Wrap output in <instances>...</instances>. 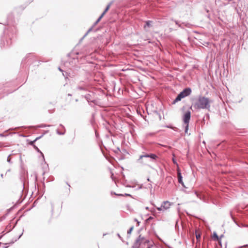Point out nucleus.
I'll return each instance as SVG.
<instances>
[{
    "label": "nucleus",
    "mask_w": 248,
    "mask_h": 248,
    "mask_svg": "<svg viewBox=\"0 0 248 248\" xmlns=\"http://www.w3.org/2000/svg\"><path fill=\"white\" fill-rule=\"evenodd\" d=\"M95 135H96V137H97L98 135V134L97 133L96 131H95Z\"/></svg>",
    "instance_id": "42"
},
{
    "label": "nucleus",
    "mask_w": 248,
    "mask_h": 248,
    "mask_svg": "<svg viewBox=\"0 0 248 248\" xmlns=\"http://www.w3.org/2000/svg\"><path fill=\"white\" fill-rule=\"evenodd\" d=\"M44 136V134H42V135H41L40 136L38 137H37L35 138V139L34 140L35 141V142L38 140H39L40 139H41L43 136Z\"/></svg>",
    "instance_id": "26"
},
{
    "label": "nucleus",
    "mask_w": 248,
    "mask_h": 248,
    "mask_svg": "<svg viewBox=\"0 0 248 248\" xmlns=\"http://www.w3.org/2000/svg\"><path fill=\"white\" fill-rule=\"evenodd\" d=\"M134 221L136 222L137 223V226H139L140 224V222L137 219L135 218Z\"/></svg>",
    "instance_id": "29"
},
{
    "label": "nucleus",
    "mask_w": 248,
    "mask_h": 248,
    "mask_svg": "<svg viewBox=\"0 0 248 248\" xmlns=\"http://www.w3.org/2000/svg\"><path fill=\"white\" fill-rule=\"evenodd\" d=\"M60 126L62 127L64 129V132H61L58 129H57L56 130V133L59 135H63L65 133V127L62 124H60Z\"/></svg>",
    "instance_id": "15"
},
{
    "label": "nucleus",
    "mask_w": 248,
    "mask_h": 248,
    "mask_svg": "<svg viewBox=\"0 0 248 248\" xmlns=\"http://www.w3.org/2000/svg\"><path fill=\"white\" fill-rule=\"evenodd\" d=\"M117 235L118 236V237L123 242V238L121 236V235H120L119 233H117Z\"/></svg>",
    "instance_id": "31"
},
{
    "label": "nucleus",
    "mask_w": 248,
    "mask_h": 248,
    "mask_svg": "<svg viewBox=\"0 0 248 248\" xmlns=\"http://www.w3.org/2000/svg\"><path fill=\"white\" fill-rule=\"evenodd\" d=\"M171 205L169 201H164L162 203L161 205L159 207H157V209L158 211H163L170 208Z\"/></svg>",
    "instance_id": "7"
},
{
    "label": "nucleus",
    "mask_w": 248,
    "mask_h": 248,
    "mask_svg": "<svg viewBox=\"0 0 248 248\" xmlns=\"http://www.w3.org/2000/svg\"><path fill=\"white\" fill-rule=\"evenodd\" d=\"M247 247H248V245H243L242 246H240V248H247Z\"/></svg>",
    "instance_id": "37"
},
{
    "label": "nucleus",
    "mask_w": 248,
    "mask_h": 248,
    "mask_svg": "<svg viewBox=\"0 0 248 248\" xmlns=\"http://www.w3.org/2000/svg\"><path fill=\"white\" fill-rule=\"evenodd\" d=\"M145 24L144 25L143 28L144 30L147 31V28H150L152 27V24L153 23V21L151 20H147L145 21Z\"/></svg>",
    "instance_id": "12"
},
{
    "label": "nucleus",
    "mask_w": 248,
    "mask_h": 248,
    "mask_svg": "<svg viewBox=\"0 0 248 248\" xmlns=\"http://www.w3.org/2000/svg\"><path fill=\"white\" fill-rule=\"evenodd\" d=\"M33 56L32 53H29L28 54L24 59H23L22 61V63H27L28 62L29 64H30L32 63V57Z\"/></svg>",
    "instance_id": "8"
},
{
    "label": "nucleus",
    "mask_w": 248,
    "mask_h": 248,
    "mask_svg": "<svg viewBox=\"0 0 248 248\" xmlns=\"http://www.w3.org/2000/svg\"><path fill=\"white\" fill-rule=\"evenodd\" d=\"M10 171H11V169H8V170H7L6 174V173H7V172H10Z\"/></svg>",
    "instance_id": "41"
},
{
    "label": "nucleus",
    "mask_w": 248,
    "mask_h": 248,
    "mask_svg": "<svg viewBox=\"0 0 248 248\" xmlns=\"http://www.w3.org/2000/svg\"><path fill=\"white\" fill-rule=\"evenodd\" d=\"M52 125H46V124H40V125H38L37 127H38V128H43V127H50V126H51Z\"/></svg>",
    "instance_id": "21"
},
{
    "label": "nucleus",
    "mask_w": 248,
    "mask_h": 248,
    "mask_svg": "<svg viewBox=\"0 0 248 248\" xmlns=\"http://www.w3.org/2000/svg\"><path fill=\"white\" fill-rule=\"evenodd\" d=\"M23 232H24V230H23ZM23 233V232H22V233L19 235L17 239H15V241H12V242H11L9 243H5V244H4L3 248H7L9 247V245H8L9 244H13V243H14V242L15 241H17V240L19 239L21 237V236L22 235Z\"/></svg>",
    "instance_id": "13"
},
{
    "label": "nucleus",
    "mask_w": 248,
    "mask_h": 248,
    "mask_svg": "<svg viewBox=\"0 0 248 248\" xmlns=\"http://www.w3.org/2000/svg\"><path fill=\"white\" fill-rule=\"evenodd\" d=\"M172 20L174 21L176 25H178L179 27L182 29H184V27L183 26V25H185L186 27L188 28H189L190 25V24L188 23L183 22L182 23H180V22L178 20H175L173 19H172Z\"/></svg>",
    "instance_id": "10"
},
{
    "label": "nucleus",
    "mask_w": 248,
    "mask_h": 248,
    "mask_svg": "<svg viewBox=\"0 0 248 248\" xmlns=\"http://www.w3.org/2000/svg\"><path fill=\"white\" fill-rule=\"evenodd\" d=\"M11 156V155H9L7 157V161L8 162L10 163H12V161H11V158L10 157Z\"/></svg>",
    "instance_id": "25"
},
{
    "label": "nucleus",
    "mask_w": 248,
    "mask_h": 248,
    "mask_svg": "<svg viewBox=\"0 0 248 248\" xmlns=\"http://www.w3.org/2000/svg\"><path fill=\"white\" fill-rule=\"evenodd\" d=\"M149 242V241L148 239L140 235L134 243L132 248H146V245L147 247L149 246L148 245Z\"/></svg>",
    "instance_id": "2"
},
{
    "label": "nucleus",
    "mask_w": 248,
    "mask_h": 248,
    "mask_svg": "<svg viewBox=\"0 0 248 248\" xmlns=\"http://www.w3.org/2000/svg\"><path fill=\"white\" fill-rule=\"evenodd\" d=\"M223 236H224V235L223 234H222L219 238H220V239H221Z\"/></svg>",
    "instance_id": "43"
},
{
    "label": "nucleus",
    "mask_w": 248,
    "mask_h": 248,
    "mask_svg": "<svg viewBox=\"0 0 248 248\" xmlns=\"http://www.w3.org/2000/svg\"><path fill=\"white\" fill-rule=\"evenodd\" d=\"M192 92L191 89L189 87L185 88L182 92H181L176 97L175 99L172 102V104H175L178 101L181 100L182 99L189 95Z\"/></svg>",
    "instance_id": "3"
},
{
    "label": "nucleus",
    "mask_w": 248,
    "mask_h": 248,
    "mask_svg": "<svg viewBox=\"0 0 248 248\" xmlns=\"http://www.w3.org/2000/svg\"><path fill=\"white\" fill-rule=\"evenodd\" d=\"M103 18L101 16H99L98 18L96 20V21L93 24V26H96L98 24V23L101 20V19Z\"/></svg>",
    "instance_id": "20"
},
{
    "label": "nucleus",
    "mask_w": 248,
    "mask_h": 248,
    "mask_svg": "<svg viewBox=\"0 0 248 248\" xmlns=\"http://www.w3.org/2000/svg\"><path fill=\"white\" fill-rule=\"evenodd\" d=\"M196 238L197 239H199L201 238V234H196Z\"/></svg>",
    "instance_id": "32"
},
{
    "label": "nucleus",
    "mask_w": 248,
    "mask_h": 248,
    "mask_svg": "<svg viewBox=\"0 0 248 248\" xmlns=\"http://www.w3.org/2000/svg\"><path fill=\"white\" fill-rule=\"evenodd\" d=\"M113 1H111L107 5V6H106V8L104 10L105 12H107L108 11V10L110 8V6L113 3Z\"/></svg>",
    "instance_id": "18"
},
{
    "label": "nucleus",
    "mask_w": 248,
    "mask_h": 248,
    "mask_svg": "<svg viewBox=\"0 0 248 248\" xmlns=\"http://www.w3.org/2000/svg\"><path fill=\"white\" fill-rule=\"evenodd\" d=\"M177 178L179 183L181 184L183 187H185L184 183L183 182V176L179 170H177Z\"/></svg>",
    "instance_id": "11"
},
{
    "label": "nucleus",
    "mask_w": 248,
    "mask_h": 248,
    "mask_svg": "<svg viewBox=\"0 0 248 248\" xmlns=\"http://www.w3.org/2000/svg\"><path fill=\"white\" fill-rule=\"evenodd\" d=\"M212 238L214 239V240H215V241L219 240V238L218 236L217 235V233L216 232H213V234L212 235Z\"/></svg>",
    "instance_id": "17"
},
{
    "label": "nucleus",
    "mask_w": 248,
    "mask_h": 248,
    "mask_svg": "<svg viewBox=\"0 0 248 248\" xmlns=\"http://www.w3.org/2000/svg\"><path fill=\"white\" fill-rule=\"evenodd\" d=\"M191 118V112L190 110H187L183 116V120L185 124H189Z\"/></svg>",
    "instance_id": "6"
},
{
    "label": "nucleus",
    "mask_w": 248,
    "mask_h": 248,
    "mask_svg": "<svg viewBox=\"0 0 248 248\" xmlns=\"http://www.w3.org/2000/svg\"><path fill=\"white\" fill-rule=\"evenodd\" d=\"M83 83H84L83 81H80L79 83V84L80 85H78L76 87V89L77 90H81V91H87L88 86L87 85L83 84Z\"/></svg>",
    "instance_id": "9"
},
{
    "label": "nucleus",
    "mask_w": 248,
    "mask_h": 248,
    "mask_svg": "<svg viewBox=\"0 0 248 248\" xmlns=\"http://www.w3.org/2000/svg\"><path fill=\"white\" fill-rule=\"evenodd\" d=\"M145 209H146V210H148V209H149V207H146L145 208Z\"/></svg>",
    "instance_id": "48"
},
{
    "label": "nucleus",
    "mask_w": 248,
    "mask_h": 248,
    "mask_svg": "<svg viewBox=\"0 0 248 248\" xmlns=\"http://www.w3.org/2000/svg\"><path fill=\"white\" fill-rule=\"evenodd\" d=\"M67 73H66V75H64V73H63V76H64V77H65L66 78H67Z\"/></svg>",
    "instance_id": "40"
},
{
    "label": "nucleus",
    "mask_w": 248,
    "mask_h": 248,
    "mask_svg": "<svg viewBox=\"0 0 248 248\" xmlns=\"http://www.w3.org/2000/svg\"><path fill=\"white\" fill-rule=\"evenodd\" d=\"M165 127H166L167 128H171V129H174V128L172 126H171V125H166Z\"/></svg>",
    "instance_id": "33"
},
{
    "label": "nucleus",
    "mask_w": 248,
    "mask_h": 248,
    "mask_svg": "<svg viewBox=\"0 0 248 248\" xmlns=\"http://www.w3.org/2000/svg\"><path fill=\"white\" fill-rule=\"evenodd\" d=\"M9 30L4 31L5 38L3 39L2 42H1V46L8 47L12 44V38L13 37V35L11 36L8 34Z\"/></svg>",
    "instance_id": "5"
},
{
    "label": "nucleus",
    "mask_w": 248,
    "mask_h": 248,
    "mask_svg": "<svg viewBox=\"0 0 248 248\" xmlns=\"http://www.w3.org/2000/svg\"><path fill=\"white\" fill-rule=\"evenodd\" d=\"M1 244V242H0V245Z\"/></svg>",
    "instance_id": "56"
},
{
    "label": "nucleus",
    "mask_w": 248,
    "mask_h": 248,
    "mask_svg": "<svg viewBox=\"0 0 248 248\" xmlns=\"http://www.w3.org/2000/svg\"><path fill=\"white\" fill-rule=\"evenodd\" d=\"M188 126L189 124H186L185 127V133H187L188 129Z\"/></svg>",
    "instance_id": "24"
},
{
    "label": "nucleus",
    "mask_w": 248,
    "mask_h": 248,
    "mask_svg": "<svg viewBox=\"0 0 248 248\" xmlns=\"http://www.w3.org/2000/svg\"><path fill=\"white\" fill-rule=\"evenodd\" d=\"M124 196H128V197H132L131 195L128 193L124 194Z\"/></svg>",
    "instance_id": "35"
},
{
    "label": "nucleus",
    "mask_w": 248,
    "mask_h": 248,
    "mask_svg": "<svg viewBox=\"0 0 248 248\" xmlns=\"http://www.w3.org/2000/svg\"><path fill=\"white\" fill-rule=\"evenodd\" d=\"M68 96H71V95H72V94H70V93H68Z\"/></svg>",
    "instance_id": "49"
},
{
    "label": "nucleus",
    "mask_w": 248,
    "mask_h": 248,
    "mask_svg": "<svg viewBox=\"0 0 248 248\" xmlns=\"http://www.w3.org/2000/svg\"><path fill=\"white\" fill-rule=\"evenodd\" d=\"M0 176H1V178H3V174H1Z\"/></svg>",
    "instance_id": "45"
},
{
    "label": "nucleus",
    "mask_w": 248,
    "mask_h": 248,
    "mask_svg": "<svg viewBox=\"0 0 248 248\" xmlns=\"http://www.w3.org/2000/svg\"><path fill=\"white\" fill-rule=\"evenodd\" d=\"M107 12H105V11H103V12L101 14V15H100L102 17H103L105 15V14Z\"/></svg>",
    "instance_id": "38"
},
{
    "label": "nucleus",
    "mask_w": 248,
    "mask_h": 248,
    "mask_svg": "<svg viewBox=\"0 0 248 248\" xmlns=\"http://www.w3.org/2000/svg\"><path fill=\"white\" fill-rule=\"evenodd\" d=\"M192 106L196 109H207L209 110L210 108V101L207 97L199 96L197 101L193 104V105L189 108L191 109Z\"/></svg>",
    "instance_id": "1"
},
{
    "label": "nucleus",
    "mask_w": 248,
    "mask_h": 248,
    "mask_svg": "<svg viewBox=\"0 0 248 248\" xmlns=\"http://www.w3.org/2000/svg\"><path fill=\"white\" fill-rule=\"evenodd\" d=\"M114 194H115V195H118V196H124V195H123V194H116V193H115V192H114Z\"/></svg>",
    "instance_id": "39"
},
{
    "label": "nucleus",
    "mask_w": 248,
    "mask_h": 248,
    "mask_svg": "<svg viewBox=\"0 0 248 248\" xmlns=\"http://www.w3.org/2000/svg\"><path fill=\"white\" fill-rule=\"evenodd\" d=\"M143 161L144 162H145V161H147L148 163L149 162V159L148 158H143Z\"/></svg>",
    "instance_id": "34"
},
{
    "label": "nucleus",
    "mask_w": 248,
    "mask_h": 248,
    "mask_svg": "<svg viewBox=\"0 0 248 248\" xmlns=\"http://www.w3.org/2000/svg\"><path fill=\"white\" fill-rule=\"evenodd\" d=\"M67 185H68V186H70V185L68 184V183H66Z\"/></svg>",
    "instance_id": "52"
},
{
    "label": "nucleus",
    "mask_w": 248,
    "mask_h": 248,
    "mask_svg": "<svg viewBox=\"0 0 248 248\" xmlns=\"http://www.w3.org/2000/svg\"><path fill=\"white\" fill-rule=\"evenodd\" d=\"M59 70L60 71H62V70L61 69V68H60V67H59Z\"/></svg>",
    "instance_id": "47"
},
{
    "label": "nucleus",
    "mask_w": 248,
    "mask_h": 248,
    "mask_svg": "<svg viewBox=\"0 0 248 248\" xmlns=\"http://www.w3.org/2000/svg\"><path fill=\"white\" fill-rule=\"evenodd\" d=\"M47 132H48V131H46L45 132V133H46Z\"/></svg>",
    "instance_id": "54"
},
{
    "label": "nucleus",
    "mask_w": 248,
    "mask_h": 248,
    "mask_svg": "<svg viewBox=\"0 0 248 248\" xmlns=\"http://www.w3.org/2000/svg\"><path fill=\"white\" fill-rule=\"evenodd\" d=\"M85 98L87 100V101L88 102V103L92 102L94 104H95V100H91V95L90 94H87L86 95H85Z\"/></svg>",
    "instance_id": "14"
},
{
    "label": "nucleus",
    "mask_w": 248,
    "mask_h": 248,
    "mask_svg": "<svg viewBox=\"0 0 248 248\" xmlns=\"http://www.w3.org/2000/svg\"><path fill=\"white\" fill-rule=\"evenodd\" d=\"M153 219V217H149L146 220V222H148V221H150V220H151L152 219Z\"/></svg>",
    "instance_id": "28"
},
{
    "label": "nucleus",
    "mask_w": 248,
    "mask_h": 248,
    "mask_svg": "<svg viewBox=\"0 0 248 248\" xmlns=\"http://www.w3.org/2000/svg\"><path fill=\"white\" fill-rule=\"evenodd\" d=\"M79 54V53L78 52H76V55H78Z\"/></svg>",
    "instance_id": "50"
},
{
    "label": "nucleus",
    "mask_w": 248,
    "mask_h": 248,
    "mask_svg": "<svg viewBox=\"0 0 248 248\" xmlns=\"http://www.w3.org/2000/svg\"><path fill=\"white\" fill-rule=\"evenodd\" d=\"M231 216H232V215H231ZM232 218L234 220V218L232 216Z\"/></svg>",
    "instance_id": "53"
},
{
    "label": "nucleus",
    "mask_w": 248,
    "mask_h": 248,
    "mask_svg": "<svg viewBox=\"0 0 248 248\" xmlns=\"http://www.w3.org/2000/svg\"><path fill=\"white\" fill-rule=\"evenodd\" d=\"M134 226L131 227L127 231V234L130 235L131 233V232L133 230Z\"/></svg>",
    "instance_id": "22"
},
{
    "label": "nucleus",
    "mask_w": 248,
    "mask_h": 248,
    "mask_svg": "<svg viewBox=\"0 0 248 248\" xmlns=\"http://www.w3.org/2000/svg\"><path fill=\"white\" fill-rule=\"evenodd\" d=\"M159 119L161 120V117L160 114H159Z\"/></svg>",
    "instance_id": "44"
},
{
    "label": "nucleus",
    "mask_w": 248,
    "mask_h": 248,
    "mask_svg": "<svg viewBox=\"0 0 248 248\" xmlns=\"http://www.w3.org/2000/svg\"><path fill=\"white\" fill-rule=\"evenodd\" d=\"M117 150L120 151V149H119V148H118L117 149Z\"/></svg>",
    "instance_id": "51"
},
{
    "label": "nucleus",
    "mask_w": 248,
    "mask_h": 248,
    "mask_svg": "<svg viewBox=\"0 0 248 248\" xmlns=\"http://www.w3.org/2000/svg\"><path fill=\"white\" fill-rule=\"evenodd\" d=\"M183 26L184 27H186V26H185V25H183Z\"/></svg>",
    "instance_id": "55"
},
{
    "label": "nucleus",
    "mask_w": 248,
    "mask_h": 248,
    "mask_svg": "<svg viewBox=\"0 0 248 248\" xmlns=\"http://www.w3.org/2000/svg\"><path fill=\"white\" fill-rule=\"evenodd\" d=\"M33 148L38 152L40 153L41 155V156L43 157V159L44 160H45V156L44 154L42 153V152L39 150V149L36 146L34 145Z\"/></svg>",
    "instance_id": "16"
},
{
    "label": "nucleus",
    "mask_w": 248,
    "mask_h": 248,
    "mask_svg": "<svg viewBox=\"0 0 248 248\" xmlns=\"http://www.w3.org/2000/svg\"><path fill=\"white\" fill-rule=\"evenodd\" d=\"M205 119H205V117H204L203 118V119H202V123H203V124H205Z\"/></svg>",
    "instance_id": "36"
},
{
    "label": "nucleus",
    "mask_w": 248,
    "mask_h": 248,
    "mask_svg": "<svg viewBox=\"0 0 248 248\" xmlns=\"http://www.w3.org/2000/svg\"><path fill=\"white\" fill-rule=\"evenodd\" d=\"M204 117H205L206 120L209 119V114L208 113H206Z\"/></svg>",
    "instance_id": "27"
},
{
    "label": "nucleus",
    "mask_w": 248,
    "mask_h": 248,
    "mask_svg": "<svg viewBox=\"0 0 248 248\" xmlns=\"http://www.w3.org/2000/svg\"><path fill=\"white\" fill-rule=\"evenodd\" d=\"M217 241H218V244H219V245L222 247V244H221V240H220V238H219V240H216Z\"/></svg>",
    "instance_id": "30"
},
{
    "label": "nucleus",
    "mask_w": 248,
    "mask_h": 248,
    "mask_svg": "<svg viewBox=\"0 0 248 248\" xmlns=\"http://www.w3.org/2000/svg\"><path fill=\"white\" fill-rule=\"evenodd\" d=\"M94 26H93V25L92 26V27L91 28H90L88 31H87V32L84 34V35L83 36V37L81 38V40H82L84 37H85L92 30L93 28L94 27Z\"/></svg>",
    "instance_id": "19"
},
{
    "label": "nucleus",
    "mask_w": 248,
    "mask_h": 248,
    "mask_svg": "<svg viewBox=\"0 0 248 248\" xmlns=\"http://www.w3.org/2000/svg\"><path fill=\"white\" fill-rule=\"evenodd\" d=\"M149 158L153 160H155L157 158H158V156L155 154H145L140 155L139 158L138 159V162L142 165H147L148 164V161H145V162H144L143 161V158Z\"/></svg>",
    "instance_id": "4"
},
{
    "label": "nucleus",
    "mask_w": 248,
    "mask_h": 248,
    "mask_svg": "<svg viewBox=\"0 0 248 248\" xmlns=\"http://www.w3.org/2000/svg\"><path fill=\"white\" fill-rule=\"evenodd\" d=\"M4 136L3 134H2V133L0 134V136Z\"/></svg>",
    "instance_id": "46"
},
{
    "label": "nucleus",
    "mask_w": 248,
    "mask_h": 248,
    "mask_svg": "<svg viewBox=\"0 0 248 248\" xmlns=\"http://www.w3.org/2000/svg\"><path fill=\"white\" fill-rule=\"evenodd\" d=\"M35 141L34 140H31L29 142V144L30 145H31L33 146V147H34V145H35L34 144V143H35Z\"/></svg>",
    "instance_id": "23"
}]
</instances>
